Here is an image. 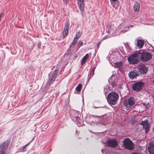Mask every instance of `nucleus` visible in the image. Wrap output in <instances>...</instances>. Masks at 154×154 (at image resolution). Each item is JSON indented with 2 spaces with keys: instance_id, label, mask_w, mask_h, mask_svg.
<instances>
[{
  "instance_id": "obj_39",
  "label": "nucleus",
  "mask_w": 154,
  "mask_h": 154,
  "mask_svg": "<svg viewBox=\"0 0 154 154\" xmlns=\"http://www.w3.org/2000/svg\"><path fill=\"white\" fill-rule=\"evenodd\" d=\"M94 74V72H93V75Z\"/></svg>"
},
{
  "instance_id": "obj_7",
  "label": "nucleus",
  "mask_w": 154,
  "mask_h": 154,
  "mask_svg": "<svg viewBox=\"0 0 154 154\" xmlns=\"http://www.w3.org/2000/svg\"><path fill=\"white\" fill-rule=\"evenodd\" d=\"M114 27L112 25H108L106 28V31L109 33L111 34L113 36L119 34V32H114Z\"/></svg>"
},
{
  "instance_id": "obj_5",
  "label": "nucleus",
  "mask_w": 154,
  "mask_h": 154,
  "mask_svg": "<svg viewBox=\"0 0 154 154\" xmlns=\"http://www.w3.org/2000/svg\"><path fill=\"white\" fill-rule=\"evenodd\" d=\"M140 55L139 56L140 60L143 62H146L149 60L151 58L152 55L151 54L146 52H140Z\"/></svg>"
},
{
  "instance_id": "obj_13",
  "label": "nucleus",
  "mask_w": 154,
  "mask_h": 154,
  "mask_svg": "<svg viewBox=\"0 0 154 154\" xmlns=\"http://www.w3.org/2000/svg\"><path fill=\"white\" fill-rule=\"evenodd\" d=\"M77 4L80 11H83L85 7L84 0H78Z\"/></svg>"
},
{
  "instance_id": "obj_28",
  "label": "nucleus",
  "mask_w": 154,
  "mask_h": 154,
  "mask_svg": "<svg viewBox=\"0 0 154 154\" xmlns=\"http://www.w3.org/2000/svg\"><path fill=\"white\" fill-rule=\"evenodd\" d=\"M79 44L80 46H82L83 45V42L82 41H79Z\"/></svg>"
},
{
  "instance_id": "obj_16",
  "label": "nucleus",
  "mask_w": 154,
  "mask_h": 154,
  "mask_svg": "<svg viewBox=\"0 0 154 154\" xmlns=\"http://www.w3.org/2000/svg\"><path fill=\"white\" fill-rule=\"evenodd\" d=\"M144 44V41L143 40H137V45L138 47L141 48H142Z\"/></svg>"
},
{
  "instance_id": "obj_8",
  "label": "nucleus",
  "mask_w": 154,
  "mask_h": 154,
  "mask_svg": "<svg viewBox=\"0 0 154 154\" xmlns=\"http://www.w3.org/2000/svg\"><path fill=\"white\" fill-rule=\"evenodd\" d=\"M143 85V83L142 82H137L133 85L132 88L134 91H138L141 89Z\"/></svg>"
},
{
  "instance_id": "obj_29",
  "label": "nucleus",
  "mask_w": 154,
  "mask_h": 154,
  "mask_svg": "<svg viewBox=\"0 0 154 154\" xmlns=\"http://www.w3.org/2000/svg\"><path fill=\"white\" fill-rule=\"evenodd\" d=\"M63 3L65 4H67L69 2V0H63Z\"/></svg>"
},
{
  "instance_id": "obj_32",
  "label": "nucleus",
  "mask_w": 154,
  "mask_h": 154,
  "mask_svg": "<svg viewBox=\"0 0 154 154\" xmlns=\"http://www.w3.org/2000/svg\"><path fill=\"white\" fill-rule=\"evenodd\" d=\"M26 147L25 146H24L22 148L23 150V151H25V149H26Z\"/></svg>"
},
{
  "instance_id": "obj_21",
  "label": "nucleus",
  "mask_w": 154,
  "mask_h": 154,
  "mask_svg": "<svg viewBox=\"0 0 154 154\" xmlns=\"http://www.w3.org/2000/svg\"><path fill=\"white\" fill-rule=\"evenodd\" d=\"M82 88V85L80 84H79L76 87L75 90L76 91H75V94H78V92L80 91Z\"/></svg>"
},
{
  "instance_id": "obj_4",
  "label": "nucleus",
  "mask_w": 154,
  "mask_h": 154,
  "mask_svg": "<svg viewBox=\"0 0 154 154\" xmlns=\"http://www.w3.org/2000/svg\"><path fill=\"white\" fill-rule=\"evenodd\" d=\"M123 142L125 148L130 150H132L134 149V143L129 138H125Z\"/></svg>"
},
{
  "instance_id": "obj_36",
  "label": "nucleus",
  "mask_w": 154,
  "mask_h": 154,
  "mask_svg": "<svg viewBox=\"0 0 154 154\" xmlns=\"http://www.w3.org/2000/svg\"><path fill=\"white\" fill-rule=\"evenodd\" d=\"M128 29L127 30H125V31H123V32H124V33L125 32H126L127 31H128Z\"/></svg>"
},
{
  "instance_id": "obj_34",
  "label": "nucleus",
  "mask_w": 154,
  "mask_h": 154,
  "mask_svg": "<svg viewBox=\"0 0 154 154\" xmlns=\"http://www.w3.org/2000/svg\"><path fill=\"white\" fill-rule=\"evenodd\" d=\"M100 42H99L98 43V44L97 45V47L98 48L99 47V45H100Z\"/></svg>"
},
{
  "instance_id": "obj_19",
  "label": "nucleus",
  "mask_w": 154,
  "mask_h": 154,
  "mask_svg": "<svg viewBox=\"0 0 154 154\" xmlns=\"http://www.w3.org/2000/svg\"><path fill=\"white\" fill-rule=\"evenodd\" d=\"M89 57L88 54H86L83 58L81 62V64H84L86 61Z\"/></svg>"
},
{
  "instance_id": "obj_1",
  "label": "nucleus",
  "mask_w": 154,
  "mask_h": 154,
  "mask_svg": "<svg viewBox=\"0 0 154 154\" xmlns=\"http://www.w3.org/2000/svg\"><path fill=\"white\" fill-rule=\"evenodd\" d=\"M118 99V94L116 92H112L109 93L108 95L107 100L109 104L115 105L116 104Z\"/></svg>"
},
{
  "instance_id": "obj_24",
  "label": "nucleus",
  "mask_w": 154,
  "mask_h": 154,
  "mask_svg": "<svg viewBox=\"0 0 154 154\" xmlns=\"http://www.w3.org/2000/svg\"><path fill=\"white\" fill-rule=\"evenodd\" d=\"M58 71L57 70H55L53 72L52 75H51V76H53L54 78H56L57 74L58 73Z\"/></svg>"
},
{
  "instance_id": "obj_17",
  "label": "nucleus",
  "mask_w": 154,
  "mask_h": 154,
  "mask_svg": "<svg viewBox=\"0 0 154 154\" xmlns=\"http://www.w3.org/2000/svg\"><path fill=\"white\" fill-rule=\"evenodd\" d=\"M133 8L135 11L138 12L140 8V4L136 2L134 5Z\"/></svg>"
},
{
  "instance_id": "obj_30",
  "label": "nucleus",
  "mask_w": 154,
  "mask_h": 154,
  "mask_svg": "<svg viewBox=\"0 0 154 154\" xmlns=\"http://www.w3.org/2000/svg\"><path fill=\"white\" fill-rule=\"evenodd\" d=\"M111 85L113 86H114L116 84L115 83V82H111V83H110Z\"/></svg>"
},
{
  "instance_id": "obj_10",
  "label": "nucleus",
  "mask_w": 154,
  "mask_h": 154,
  "mask_svg": "<svg viewBox=\"0 0 154 154\" xmlns=\"http://www.w3.org/2000/svg\"><path fill=\"white\" fill-rule=\"evenodd\" d=\"M138 69L140 72L142 74H146L148 71L147 68L143 64L139 65Z\"/></svg>"
},
{
  "instance_id": "obj_25",
  "label": "nucleus",
  "mask_w": 154,
  "mask_h": 154,
  "mask_svg": "<svg viewBox=\"0 0 154 154\" xmlns=\"http://www.w3.org/2000/svg\"><path fill=\"white\" fill-rule=\"evenodd\" d=\"M81 34L79 32H77L76 33L75 36L74 37V38L78 39L81 36Z\"/></svg>"
},
{
  "instance_id": "obj_38",
  "label": "nucleus",
  "mask_w": 154,
  "mask_h": 154,
  "mask_svg": "<svg viewBox=\"0 0 154 154\" xmlns=\"http://www.w3.org/2000/svg\"><path fill=\"white\" fill-rule=\"evenodd\" d=\"M133 26H132H132H131V27H132Z\"/></svg>"
},
{
  "instance_id": "obj_6",
  "label": "nucleus",
  "mask_w": 154,
  "mask_h": 154,
  "mask_svg": "<svg viewBox=\"0 0 154 154\" xmlns=\"http://www.w3.org/2000/svg\"><path fill=\"white\" fill-rule=\"evenodd\" d=\"M9 143V141H6L0 145V154H6L5 150L7 149Z\"/></svg>"
},
{
  "instance_id": "obj_2",
  "label": "nucleus",
  "mask_w": 154,
  "mask_h": 154,
  "mask_svg": "<svg viewBox=\"0 0 154 154\" xmlns=\"http://www.w3.org/2000/svg\"><path fill=\"white\" fill-rule=\"evenodd\" d=\"M140 52L134 53L128 58V60L130 64H134L138 63L139 61Z\"/></svg>"
},
{
  "instance_id": "obj_22",
  "label": "nucleus",
  "mask_w": 154,
  "mask_h": 154,
  "mask_svg": "<svg viewBox=\"0 0 154 154\" xmlns=\"http://www.w3.org/2000/svg\"><path fill=\"white\" fill-rule=\"evenodd\" d=\"M69 25L68 22L66 23L65 25L64 30L65 31H66L68 32L69 29Z\"/></svg>"
},
{
  "instance_id": "obj_31",
  "label": "nucleus",
  "mask_w": 154,
  "mask_h": 154,
  "mask_svg": "<svg viewBox=\"0 0 154 154\" xmlns=\"http://www.w3.org/2000/svg\"><path fill=\"white\" fill-rule=\"evenodd\" d=\"M3 16V13H1L0 14V21L1 20L2 17Z\"/></svg>"
},
{
  "instance_id": "obj_11",
  "label": "nucleus",
  "mask_w": 154,
  "mask_h": 154,
  "mask_svg": "<svg viewBox=\"0 0 154 154\" xmlns=\"http://www.w3.org/2000/svg\"><path fill=\"white\" fill-rule=\"evenodd\" d=\"M140 124L142 125L143 128L145 129V131L147 133L149 131V124L148 123V121L147 120H145L143 121H142Z\"/></svg>"
},
{
  "instance_id": "obj_12",
  "label": "nucleus",
  "mask_w": 154,
  "mask_h": 154,
  "mask_svg": "<svg viewBox=\"0 0 154 154\" xmlns=\"http://www.w3.org/2000/svg\"><path fill=\"white\" fill-rule=\"evenodd\" d=\"M128 75L130 78L132 79H134L138 76L137 71L136 70L131 71L129 72Z\"/></svg>"
},
{
  "instance_id": "obj_35",
  "label": "nucleus",
  "mask_w": 154,
  "mask_h": 154,
  "mask_svg": "<svg viewBox=\"0 0 154 154\" xmlns=\"http://www.w3.org/2000/svg\"><path fill=\"white\" fill-rule=\"evenodd\" d=\"M29 145V143H28L27 144H26L24 146L26 147Z\"/></svg>"
},
{
  "instance_id": "obj_26",
  "label": "nucleus",
  "mask_w": 154,
  "mask_h": 154,
  "mask_svg": "<svg viewBox=\"0 0 154 154\" xmlns=\"http://www.w3.org/2000/svg\"><path fill=\"white\" fill-rule=\"evenodd\" d=\"M120 27H117V28H116L115 29V31H114V32H119V34L120 33V32H121L120 30Z\"/></svg>"
},
{
  "instance_id": "obj_37",
  "label": "nucleus",
  "mask_w": 154,
  "mask_h": 154,
  "mask_svg": "<svg viewBox=\"0 0 154 154\" xmlns=\"http://www.w3.org/2000/svg\"><path fill=\"white\" fill-rule=\"evenodd\" d=\"M153 131L154 132V127H153Z\"/></svg>"
},
{
  "instance_id": "obj_41",
  "label": "nucleus",
  "mask_w": 154,
  "mask_h": 154,
  "mask_svg": "<svg viewBox=\"0 0 154 154\" xmlns=\"http://www.w3.org/2000/svg\"><path fill=\"white\" fill-rule=\"evenodd\" d=\"M105 93L106 94V91H105Z\"/></svg>"
},
{
  "instance_id": "obj_20",
  "label": "nucleus",
  "mask_w": 154,
  "mask_h": 154,
  "mask_svg": "<svg viewBox=\"0 0 154 154\" xmlns=\"http://www.w3.org/2000/svg\"><path fill=\"white\" fill-rule=\"evenodd\" d=\"M115 67L119 69H121L122 68V63L121 62L116 63H115Z\"/></svg>"
},
{
  "instance_id": "obj_33",
  "label": "nucleus",
  "mask_w": 154,
  "mask_h": 154,
  "mask_svg": "<svg viewBox=\"0 0 154 154\" xmlns=\"http://www.w3.org/2000/svg\"><path fill=\"white\" fill-rule=\"evenodd\" d=\"M107 37H108L107 36H106L103 38L102 39H106L107 38Z\"/></svg>"
},
{
  "instance_id": "obj_40",
  "label": "nucleus",
  "mask_w": 154,
  "mask_h": 154,
  "mask_svg": "<svg viewBox=\"0 0 154 154\" xmlns=\"http://www.w3.org/2000/svg\"><path fill=\"white\" fill-rule=\"evenodd\" d=\"M153 85H154V81H153Z\"/></svg>"
},
{
  "instance_id": "obj_3",
  "label": "nucleus",
  "mask_w": 154,
  "mask_h": 154,
  "mask_svg": "<svg viewBox=\"0 0 154 154\" xmlns=\"http://www.w3.org/2000/svg\"><path fill=\"white\" fill-rule=\"evenodd\" d=\"M135 101L134 98L131 97L128 100L124 101V105L127 109H129L135 103Z\"/></svg>"
},
{
  "instance_id": "obj_23",
  "label": "nucleus",
  "mask_w": 154,
  "mask_h": 154,
  "mask_svg": "<svg viewBox=\"0 0 154 154\" xmlns=\"http://www.w3.org/2000/svg\"><path fill=\"white\" fill-rule=\"evenodd\" d=\"M68 33V31L63 30L62 32V35L63 38H64L65 37H66Z\"/></svg>"
},
{
  "instance_id": "obj_15",
  "label": "nucleus",
  "mask_w": 154,
  "mask_h": 154,
  "mask_svg": "<svg viewBox=\"0 0 154 154\" xmlns=\"http://www.w3.org/2000/svg\"><path fill=\"white\" fill-rule=\"evenodd\" d=\"M113 6L116 8L118 6L119 3L118 0H110Z\"/></svg>"
},
{
  "instance_id": "obj_27",
  "label": "nucleus",
  "mask_w": 154,
  "mask_h": 154,
  "mask_svg": "<svg viewBox=\"0 0 154 154\" xmlns=\"http://www.w3.org/2000/svg\"><path fill=\"white\" fill-rule=\"evenodd\" d=\"M77 39H75L74 38V40L72 42V44L73 45H75L76 43L77 42Z\"/></svg>"
},
{
  "instance_id": "obj_18",
  "label": "nucleus",
  "mask_w": 154,
  "mask_h": 154,
  "mask_svg": "<svg viewBox=\"0 0 154 154\" xmlns=\"http://www.w3.org/2000/svg\"><path fill=\"white\" fill-rule=\"evenodd\" d=\"M55 79V78L51 76L49 78V79L47 82V84L48 85H50L51 83H53V82L54 81Z\"/></svg>"
},
{
  "instance_id": "obj_9",
  "label": "nucleus",
  "mask_w": 154,
  "mask_h": 154,
  "mask_svg": "<svg viewBox=\"0 0 154 154\" xmlns=\"http://www.w3.org/2000/svg\"><path fill=\"white\" fill-rule=\"evenodd\" d=\"M108 145L112 147H115L117 145L116 140L115 139H111L107 141Z\"/></svg>"
},
{
  "instance_id": "obj_14",
  "label": "nucleus",
  "mask_w": 154,
  "mask_h": 154,
  "mask_svg": "<svg viewBox=\"0 0 154 154\" xmlns=\"http://www.w3.org/2000/svg\"><path fill=\"white\" fill-rule=\"evenodd\" d=\"M148 149L150 154H154V142H151L149 143Z\"/></svg>"
}]
</instances>
